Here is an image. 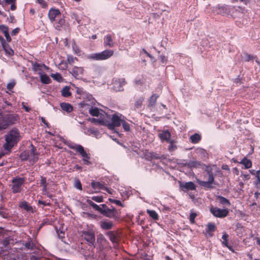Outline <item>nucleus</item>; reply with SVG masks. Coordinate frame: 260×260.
Here are the masks:
<instances>
[{
    "label": "nucleus",
    "instance_id": "c03bdc74",
    "mask_svg": "<svg viewBox=\"0 0 260 260\" xmlns=\"http://www.w3.org/2000/svg\"><path fill=\"white\" fill-rule=\"evenodd\" d=\"M109 200L110 202H111L112 203L115 204L116 205L121 206V207H123V205L122 204L121 201H120L119 200H117L112 199H110V198L109 199Z\"/></svg>",
    "mask_w": 260,
    "mask_h": 260
},
{
    "label": "nucleus",
    "instance_id": "4d7b16f0",
    "mask_svg": "<svg viewBox=\"0 0 260 260\" xmlns=\"http://www.w3.org/2000/svg\"><path fill=\"white\" fill-rule=\"evenodd\" d=\"M25 246L28 249H32L34 248V245L32 243L28 242L26 243Z\"/></svg>",
    "mask_w": 260,
    "mask_h": 260
},
{
    "label": "nucleus",
    "instance_id": "aec40b11",
    "mask_svg": "<svg viewBox=\"0 0 260 260\" xmlns=\"http://www.w3.org/2000/svg\"><path fill=\"white\" fill-rule=\"evenodd\" d=\"M188 166L190 168L204 169L205 165L197 160H190L188 162Z\"/></svg>",
    "mask_w": 260,
    "mask_h": 260
},
{
    "label": "nucleus",
    "instance_id": "f257e3e1",
    "mask_svg": "<svg viewBox=\"0 0 260 260\" xmlns=\"http://www.w3.org/2000/svg\"><path fill=\"white\" fill-rule=\"evenodd\" d=\"M19 133L18 129H12L5 136L6 144L4 145L5 149L9 150L16 145L19 140Z\"/></svg>",
    "mask_w": 260,
    "mask_h": 260
},
{
    "label": "nucleus",
    "instance_id": "0e129e2a",
    "mask_svg": "<svg viewBox=\"0 0 260 260\" xmlns=\"http://www.w3.org/2000/svg\"><path fill=\"white\" fill-rule=\"evenodd\" d=\"M16 0H5V2L7 4H12L15 3Z\"/></svg>",
    "mask_w": 260,
    "mask_h": 260
},
{
    "label": "nucleus",
    "instance_id": "f03ea898",
    "mask_svg": "<svg viewBox=\"0 0 260 260\" xmlns=\"http://www.w3.org/2000/svg\"><path fill=\"white\" fill-rule=\"evenodd\" d=\"M67 144L70 148L76 150L83 157L82 160L84 165H90L92 164L90 161V154L84 150V148L81 145L70 142H68Z\"/></svg>",
    "mask_w": 260,
    "mask_h": 260
},
{
    "label": "nucleus",
    "instance_id": "bf43d9fd",
    "mask_svg": "<svg viewBox=\"0 0 260 260\" xmlns=\"http://www.w3.org/2000/svg\"><path fill=\"white\" fill-rule=\"evenodd\" d=\"M88 132H89L91 134H93L95 136H96V135L98 134V131L94 128H90L88 130Z\"/></svg>",
    "mask_w": 260,
    "mask_h": 260
},
{
    "label": "nucleus",
    "instance_id": "2eb2a0df",
    "mask_svg": "<svg viewBox=\"0 0 260 260\" xmlns=\"http://www.w3.org/2000/svg\"><path fill=\"white\" fill-rule=\"evenodd\" d=\"M180 187L182 191L186 192L189 190H192L196 189V186L194 183L190 181L185 183H180Z\"/></svg>",
    "mask_w": 260,
    "mask_h": 260
},
{
    "label": "nucleus",
    "instance_id": "7c9ffc66",
    "mask_svg": "<svg viewBox=\"0 0 260 260\" xmlns=\"http://www.w3.org/2000/svg\"><path fill=\"white\" fill-rule=\"evenodd\" d=\"M215 225L214 223L210 222L207 224L206 232L208 233V234L210 236H212V234L210 232H214L215 230Z\"/></svg>",
    "mask_w": 260,
    "mask_h": 260
},
{
    "label": "nucleus",
    "instance_id": "a211bd4d",
    "mask_svg": "<svg viewBox=\"0 0 260 260\" xmlns=\"http://www.w3.org/2000/svg\"><path fill=\"white\" fill-rule=\"evenodd\" d=\"M106 118H108V117H99L97 118H92L89 120L95 124L106 126Z\"/></svg>",
    "mask_w": 260,
    "mask_h": 260
},
{
    "label": "nucleus",
    "instance_id": "c756f323",
    "mask_svg": "<svg viewBox=\"0 0 260 260\" xmlns=\"http://www.w3.org/2000/svg\"><path fill=\"white\" fill-rule=\"evenodd\" d=\"M240 164L243 165L245 167V169H249L251 167L252 162L250 160L244 157L240 161Z\"/></svg>",
    "mask_w": 260,
    "mask_h": 260
},
{
    "label": "nucleus",
    "instance_id": "f3484780",
    "mask_svg": "<svg viewBox=\"0 0 260 260\" xmlns=\"http://www.w3.org/2000/svg\"><path fill=\"white\" fill-rule=\"evenodd\" d=\"M84 72V69L82 67H74L73 68L70 73L76 78H79L82 77Z\"/></svg>",
    "mask_w": 260,
    "mask_h": 260
},
{
    "label": "nucleus",
    "instance_id": "864d4df0",
    "mask_svg": "<svg viewBox=\"0 0 260 260\" xmlns=\"http://www.w3.org/2000/svg\"><path fill=\"white\" fill-rule=\"evenodd\" d=\"M51 77L58 81H59L61 79V77L59 74H52Z\"/></svg>",
    "mask_w": 260,
    "mask_h": 260
},
{
    "label": "nucleus",
    "instance_id": "6e6552de",
    "mask_svg": "<svg viewBox=\"0 0 260 260\" xmlns=\"http://www.w3.org/2000/svg\"><path fill=\"white\" fill-rule=\"evenodd\" d=\"M211 213L214 216L218 218H224L228 216L229 210L227 209H220L216 207H211L210 209Z\"/></svg>",
    "mask_w": 260,
    "mask_h": 260
},
{
    "label": "nucleus",
    "instance_id": "cd10ccee",
    "mask_svg": "<svg viewBox=\"0 0 260 260\" xmlns=\"http://www.w3.org/2000/svg\"><path fill=\"white\" fill-rule=\"evenodd\" d=\"M40 76V80L42 83L44 84H49L51 82V79L46 74L43 73Z\"/></svg>",
    "mask_w": 260,
    "mask_h": 260
},
{
    "label": "nucleus",
    "instance_id": "09e8293b",
    "mask_svg": "<svg viewBox=\"0 0 260 260\" xmlns=\"http://www.w3.org/2000/svg\"><path fill=\"white\" fill-rule=\"evenodd\" d=\"M15 82L14 81H11L7 84V87L9 90H11L14 87Z\"/></svg>",
    "mask_w": 260,
    "mask_h": 260
},
{
    "label": "nucleus",
    "instance_id": "f8f14e48",
    "mask_svg": "<svg viewBox=\"0 0 260 260\" xmlns=\"http://www.w3.org/2000/svg\"><path fill=\"white\" fill-rule=\"evenodd\" d=\"M84 239L89 243L91 246H94L95 242V236L92 231H83L82 235Z\"/></svg>",
    "mask_w": 260,
    "mask_h": 260
},
{
    "label": "nucleus",
    "instance_id": "37998d69",
    "mask_svg": "<svg viewBox=\"0 0 260 260\" xmlns=\"http://www.w3.org/2000/svg\"><path fill=\"white\" fill-rule=\"evenodd\" d=\"M243 58L245 61H249L250 60H252L253 58V56L247 53H244L243 54Z\"/></svg>",
    "mask_w": 260,
    "mask_h": 260
},
{
    "label": "nucleus",
    "instance_id": "39448f33",
    "mask_svg": "<svg viewBox=\"0 0 260 260\" xmlns=\"http://www.w3.org/2000/svg\"><path fill=\"white\" fill-rule=\"evenodd\" d=\"M123 120V116L121 114H114L112 115L111 122L108 120V118H106V126L109 129L113 130L115 127L119 126Z\"/></svg>",
    "mask_w": 260,
    "mask_h": 260
},
{
    "label": "nucleus",
    "instance_id": "5701e85b",
    "mask_svg": "<svg viewBox=\"0 0 260 260\" xmlns=\"http://www.w3.org/2000/svg\"><path fill=\"white\" fill-rule=\"evenodd\" d=\"M61 109L67 113L71 112L73 110V106L69 103H61L60 104Z\"/></svg>",
    "mask_w": 260,
    "mask_h": 260
},
{
    "label": "nucleus",
    "instance_id": "5fc2aeb1",
    "mask_svg": "<svg viewBox=\"0 0 260 260\" xmlns=\"http://www.w3.org/2000/svg\"><path fill=\"white\" fill-rule=\"evenodd\" d=\"M39 4H40L42 7L45 8L47 6V4L44 0H37Z\"/></svg>",
    "mask_w": 260,
    "mask_h": 260
},
{
    "label": "nucleus",
    "instance_id": "052dcab7",
    "mask_svg": "<svg viewBox=\"0 0 260 260\" xmlns=\"http://www.w3.org/2000/svg\"><path fill=\"white\" fill-rule=\"evenodd\" d=\"M19 31V28H16L12 30L11 32V35L12 36H15L16 34H17Z\"/></svg>",
    "mask_w": 260,
    "mask_h": 260
},
{
    "label": "nucleus",
    "instance_id": "680f3d73",
    "mask_svg": "<svg viewBox=\"0 0 260 260\" xmlns=\"http://www.w3.org/2000/svg\"><path fill=\"white\" fill-rule=\"evenodd\" d=\"M160 58L162 63H166L167 62V58L164 55H160Z\"/></svg>",
    "mask_w": 260,
    "mask_h": 260
},
{
    "label": "nucleus",
    "instance_id": "e433bc0d",
    "mask_svg": "<svg viewBox=\"0 0 260 260\" xmlns=\"http://www.w3.org/2000/svg\"><path fill=\"white\" fill-rule=\"evenodd\" d=\"M91 187L94 189H103L104 186L100 182L93 181L91 183Z\"/></svg>",
    "mask_w": 260,
    "mask_h": 260
},
{
    "label": "nucleus",
    "instance_id": "7ed1b4c3",
    "mask_svg": "<svg viewBox=\"0 0 260 260\" xmlns=\"http://www.w3.org/2000/svg\"><path fill=\"white\" fill-rule=\"evenodd\" d=\"M92 102L83 101L80 103V105L81 107L85 108V110L89 111V113L93 116L99 117H108L107 114L102 110H100L97 108H93L91 105L90 103Z\"/></svg>",
    "mask_w": 260,
    "mask_h": 260
},
{
    "label": "nucleus",
    "instance_id": "a18cd8bd",
    "mask_svg": "<svg viewBox=\"0 0 260 260\" xmlns=\"http://www.w3.org/2000/svg\"><path fill=\"white\" fill-rule=\"evenodd\" d=\"M21 207L27 211H29L31 208L28 205L26 202H24L21 204Z\"/></svg>",
    "mask_w": 260,
    "mask_h": 260
},
{
    "label": "nucleus",
    "instance_id": "a19ab883",
    "mask_svg": "<svg viewBox=\"0 0 260 260\" xmlns=\"http://www.w3.org/2000/svg\"><path fill=\"white\" fill-rule=\"evenodd\" d=\"M229 237V235L226 233H224L222 236V239L223 241H222V244L224 245L225 246L228 245V238Z\"/></svg>",
    "mask_w": 260,
    "mask_h": 260
},
{
    "label": "nucleus",
    "instance_id": "de8ad7c7",
    "mask_svg": "<svg viewBox=\"0 0 260 260\" xmlns=\"http://www.w3.org/2000/svg\"><path fill=\"white\" fill-rule=\"evenodd\" d=\"M75 187L79 190H82V185L80 181L79 180H76L75 181Z\"/></svg>",
    "mask_w": 260,
    "mask_h": 260
},
{
    "label": "nucleus",
    "instance_id": "4be33fe9",
    "mask_svg": "<svg viewBox=\"0 0 260 260\" xmlns=\"http://www.w3.org/2000/svg\"><path fill=\"white\" fill-rule=\"evenodd\" d=\"M104 44L105 47H113L114 46V42L110 35H107L105 37Z\"/></svg>",
    "mask_w": 260,
    "mask_h": 260
},
{
    "label": "nucleus",
    "instance_id": "338daca9",
    "mask_svg": "<svg viewBox=\"0 0 260 260\" xmlns=\"http://www.w3.org/2000/svg\"><path fill=\"white\" fill-rule=\"evenodd\" d=\"M43 192H44V194H46L47 193V185H43Z\"/></svg>",
    "mask_w": 260,
    "mask_h": 260
},
{
    "label": "nucleus",
    "instance_id": "49530a36",
    "mask_svg": "<svg viewBox=\"0 0 260 260\" xmlns=\"http://www.w3.org/2000/svg\"><path fill=\"white\" fill-rule=\"evenodd\" d=\"M197 216V214L193 212H191L189 216V220L191 223H193L194 222V219Z\"/></svg>",
    "mask_w": 260,
    "mask_h": 260
},
{
    "label": "nucleus",
    "instance_id": "3c124183",
    "mask_svg": "<svg viewBox=\"0 0 260 260\" xmlns=\"http://www.w3.org/2000/svg\"><path fill=\"white\" fill-rule=\"evenodd\" d=\"M143 54H146L147 56L150 58L151 61H153L154 58L153 57L150 55L149 53H148L145 50L143 49L141 52V54L142 55Z\"/></svg>",
    "mask_w": 260,
    "mask_h": 260
},
{
    "label": "nucleus",
    "instance_id": "6ab92c4d",
    "mask_svg": "<svg viewBox=\"0 0 260 260\" xmlns=\"http://www.w3.org/2000/svg\"><path fill=\"white\" fill-rule=\"evenodd\" d=\"M31 147H32L30 153H29V161L31 162H36L38 159L39 154L36 151V149L34 147V146L31 144Z\"/></svg>",
    "mask_w": 260,
    "mask_h": 260
},
{
    "label": "nucleus",
    "instance_id": "c9c22d12",
    "mask_svg": "<svg viewBox=\"0 0 260 260\" xmlns=\"http://www.w3.org/2000/svg\"><path fill=\"white\" fill-rule=\"evenodd\" d=\"M168 143L170 144V145L168 146V150L169 151H174L176 149H177V146L175 144L176 142L174 140H171V142H168Z\"/></svg>",
    "mask_w": 260,
    "mask_h": 260
},
{
    "label": "nucleus",
    "instance_id": "412c9836",
    "mask_svg": "<svg viewBox=\"0 0 260 260\" xmlns=\"http://www.w3.org/2000/svg\"><path fill=\"white\" fill-rule=\"evenodd\" d=\"M159 138L162 141L166 142H171V134L168 131H164L161 133L158 134Z\"/></svg>",
    "mask_w": 260,
    "mask_h": 260
},
{
    "label": "nucleus",
    "instance_id": "b1692460",
    "mask_svg": "<svg viewBox=\"0 0 260 260\" xmlns=\"http://www.w3.org/2000/svg\"><path fill=\"white\" fill-rule=\"evenodd\" d=\"M0 30L4 33L7 41L8 42H10L11 41V39L9 34V29L8 27L4 25H1Z\"/></svg>",
    "mask_w": 260,
    "mask_h": 260
},
{
    "label": "nucleus",
    "instance_id": "bb28decb",
    "mask_svg": "<svg viewBox=\"0 0 260 260\" xmlns=\"http://www.w3.org/2000/svg\"><path fill=\"white\" fill-rule=\"evenodd\" d=\"M201 139V136L198 133H195L193 135H191L189 138L190 141L193 144L198 143Z\"/></svg>",
    "mask_w": 260,
    "mask_h": 260
},
{
    "label": "nucleus",
    "instance_id": "1a4fd4ad",
    "mask_svg": "<svg viewBox=\"0 0 260 260\" xmlns=\"http://www.w3.org/2000/svg\"><path fill=\"white\" fill-rule=\"evenodd\" d=\"M100 213L109 218L116 217L117 214L114 208L110 209L105 204L102 205V210Z\"/></svg>",
    "mask_w": 260,
    "mask_h": 260
},
{
    "label": "nucleus",
    "instance_id": "9d476101",
    "mask_svg": "<svg viewBox=\"0 0 260 260\" xmlns=\"http://www.w3.org/2000/svg\"><path fill=\"white\" fill-rule=\"evenodd\" d=\"M208 177L206 178L207 181L198 180V183L202 186L207 188H213V184L214 183V177L213 174L208 175Z\"/></svg>",
    "mask_w": 260,
    "mask_h": 260
},
{
    "label": "nucleus",
    "instance_id": "4c0bfd02",
    "mask_svg": "<svg viewBox=\"0 0 260 260\" xmlns=\"http://www.w3.org/2000/svg\"><path fill=\"white\" fill-rule=\"evenodd\" d=\"M158 97V96L156 94H154L152 95V96L150 97L149 99V105L151 106H153L154 105H155Z\"/></svg>",
    "mask_w": 260,
    "mask_h": 260
},
{
    "label": "nucleus",
    "instance_id": "8fccbe9b",
    "mask_svg": "<svg viewBox=\"0 0 260 260\" xmlns=\"http://www.w3.org/2000/svg\"><path fill=\"white\" fill-rule=\"evenodd\" d=\"M204 169H205V171L207 172L208 175L213 174V172H212V168L210 167L206 166L205 165V167Z\"/></svg>",
    "mask_w": 260,
    "mask_h": 260
},
{
    "label": "nucleus",
    "instance_id": "f704fd0d",
    "mask_svg": "<svg viewBox=\"0 0 260 260\" xmlns=\"http://www.w3.org/2000/svg\"><path fill=\"white\" fill-rule=\"evenodd\" d=\"M61 94L64 97H69L71 95V93L70 91V88L68 86H65L61 90Z\"/></svg>",
    "mask_w": 260,
    "mask_h": 260
},
{
    "label": "nucleus",
    "instance_id": "a878e982",
    "mask_svg": "<svg viewBox=\"0 0 260 260\" xmlns=\"http://www.w3.org/2000/svg\"><path fill=\"white\" fill-rule=\"evenodd\" d=\"M100 226L104 230H109L112 229L113 223L111 221H103L100 222Z\"/></svg>",
    "mask_w": 260,
    "mask_h": 260
},
{
    "label": "nucleus",
    "instance_id": "ddd939ff",
    "mask_svg": "<svg viewBox=\"0 0 260 260\" xmlns=\"http://www.w3.org/2000/svg\"><path fill=\"white\" fill-rule=\"evenodd\" d=\"M32 70L39 74L40 75L44 73L45 70H48V68L44 64L39 63H32Z\"/></svg>",
    "mask_w": 260,
    "mask_h": 260
},
{
    "label": "nucleus",
    "instance_id": "9b49d317",
    "mask_svg": "<svg viewBox=\"0 0 260 260\" xmlns=\"http://www.w3.org/2000/svg\"><path fill=\"white\" fill-rule=\"evenodd\" d=\"M126 84L124 79H116L113 82V88L116 91H120L123 90V86Z\"/></svg>",
    "mask_w": 260,
    "mask_h": 260
},
{
    "label": "nucleus",
    "instance_id": "69168bd1",
    "mask_svg": "<svg viewBox=\"0 0 260 260\" xmlns=\"http://www.w3.org/2000/svg\"><path fill=\"white\" fill-rule=\"evenodd\" d=\"M142 104V101L141 100L137 101L136 103V106L139 108Z\"/></svg>",
    "mask_w": 260,
    "mask_h": 260
},
{
    "label": "nucleus",
    "instance_id": "423d86ee",
    "mask_svg": "<svg viewBox=\"0 0 260 260\" xmlns=\"http://www.w3.org/2000/svg\"><path fill=\"white\" fill-rule=\"evenodd\" d=\"M25 179L23 177H15L12 180L11 189L13 193H18L21 191L22 186Z\"/></svg>",
    "mask_w": 260,
    "mask_h": 260
},
{
    "label": "nucleus",
    "instance_id": "774afa93",
    "mask_svg": "<svg viewBox=\"0 0 260 260\" xmlns=\"http://www.w3.org/2000/svg\"><path fill=\"white\" fill-rule=\"evenodd\" d=\"M16 7L15 5V3H13L11 5V10L14 11L16 9Z\"/></svg>",
    "mask_w": 260,
    "mask_h": 260
},
{
    "label": "nucleus",
    "instance_id": "473e14b6",
    "mask_svg": "<svg viewBox=\"0 0 260 260\" xmlns=\"http://www.w3.org/2000/svg\"><path fill=\"white\" fill-rule=\"evenodd\" d=\"M217 199H218L219 203L223 206H229L231 204L230 201L227 199L222 196H218Z\"/></svg>",
    "mask_w": 260,
    "mask_h": 260
},
{
    "label": "nucleus",
    "instance_id": "ea45409f",
    "mask_svg": "<svg viewBox=\"0 0 260 260\" xmlns=\"http://www.w3.org/2000/svg\"><path fill=\"white\" fill-rule=\"evenodd\" d=\"M91 199L98 203H101L103 201V198L102 196H93Z\"/></svg>",
    "mask_w": 260,
    "mask_h": 260
},
{
    "label": "nucleus",
    "instance_id": "603ef678",
    "mask_svg": "<svg viewBox=\"0 0 260 260\" xmlns=\"http://www.w3.org/2000/svg\"><path fill=\"white\" fill-rule=\"evenodd\" d=\"M76 59V57H74L72 55H68L67 57V60L69 63H72L74 62V60Z\"/></svg>",
    "mask_w": 260,
    "mask_h": 260
},
{
    "label": "nucleus",
    "instance_id": "72a5a7b5",
    "mask_svg": "<svg viewBox=\"0 0 260 260\" xmlns=\"http://www.w3.org/2000/svg\"><path fill=\"white\" fill-rule=\"evenodd\" d=\"M147 213L154 220H158V216L157 213L154 210L149 209L147 210Z\"/></svg>",
    "mask_w": 260,
    "mask_h": 260
},
{
    "label": "nucleus",
    "instance_id": "4468645a",
    "mask_svg": "<svg viewBox=\"0 0 260 260\" xmlns=\"http://www.w3.org/2000/svg\"><path fill=\"white\" fill-rule=\"evenodd\" d=\"M61 13L57 9H51L48 12V17L51 22L56 20V19L60 18Z\"/></svg>",
    "mask_w": 260,
    "mask_h": 260
},
{
    "label": "nucleus",
    "instance_id": "13d9d810",
    "mask_svg": "<svg viewBox=\"0 0 260 260\" xmlns=\"http://www.w3.org/2000/svg\"><path fill=\"white\" fill-rule=\"evenodd\" d=\"M104 190H106L107 192H108L109 194H113L114 191L110 188H108L106 187H104L103 188Z\"/></svg>",
    "mask_w": 260,
    "mask_h": 260
},
{
    "label": "nucleus",
    "instance_id": "e2e57ef3",
    "mask_svg": "<svg viewBox=\"0 0 260 260\" xmlns=\"http://www.w3.org/2000/svg\"><path fill=\"white\" fill-rule=\"evenodd\" d=\"M22 106H23V108H24L25 109V110L26 111V112H29L30 110V108H29V107L28 106H26L24 103H22Z\"/></svg>",
    "mask_w": 260,
    "mask_h": 260
},
{
    "label": "nucleus",
    "instance_id": "2f4dec72",
    "mask_svg": "<svg viewBox=\"0 0 260 260\" xmlns=\"http://www.w3.org/2000/svg\"><path fill=\"white\" fill-rule=\"evenodd\" d=\"M86 202L88 204L91 206L94 210L101 212L102 210V206L100 207L93 203L90 199H87Z\"/></svg>",
    "mask_w": 260,
    "mask_h": 260
},
{
    "label": "nucleus",
    "instance_id": "79ce46f5",
    "mask_svg": "<svg viewBox=\"0 0 260 260\" xmlns=\"http://www.w3.org/2000/svg\"><path fill=\"white\" fill-rule=\"evenodd\" d=\"M20 158L22 160H26L27 159H29V153L26 151L23 152L20 155Z\"/></svg>",
    "mask_w": 260,
    "mask_h": 260
},
{
    "label": "nucleus",
    "instance_id": "c85d7f7f",
    "mask_svg": "<svg viewBox=\"0 0 260 260\" xmlns=\"http://www.w3.org/2000/svg\"><path fill=\"white\" fill-rule=\"evenodd\" d=\"M0 40L2 41V45L3 46L4 49L6 51V53L9 55H13L14 53L13 50L11 48L8 47L6 46V45H4L5 43L4 39L2 37H0Z\"/></svg>",
    "mask_w": 260,
    "mask_h": 260
},
{
    "label": "nucleus",
    "instance_id": "0eeeda50",
    "mask_svg": "<svg viewBox=\"0 0 260 260\" xmlns=\"http://www.w3.org/2000/svg\"><path fill=\"white\" fill-rule=\"evenodd\" d=\"M114 54L112 50H105L101 52L92 54L89 58L95 60H106L111 57Z\"/></svg>",
    "mask_w": 260,
    "mask_h": 260
},
{
    "label": "nucleus",
    "instance_id": "6e6d98bb",
    "mask_svg": "<svg viewBox=\"0 0 260 260\" xmlns=\"http://www.w3.org/2000/svg\"><path fill=\"white\" fill-rule=\"evenodd\" d=\"M40 184L42 186L47 185L46 179L45 177H41V180H40Z\"/></svg>",
    "mask_w": 260,
    "mask_h": 260
},
{
    "label": "nucleus",
    "instance_id": "dca6fc26",
    "mask_svg": "<svg viewBox=\"0 0 260 260\" xmlns=\"http://www.w3.org/2000/svg\"><path fill=\"white\" fill-rule=\"evenodd\" d=\"M233 8V7L226 5L218 6L217 13L222 15H229Z\"/></svg>",
    "mask_w": 260,
    "mask_h": 260
},
{
    "label": "nucleus",
    "instance_id": "393cba45",
    "mask_svg": "<svg viewBox=\"0 0 260 260\" xmlns=\"http://www.w3.org/2000/svg\"><path fill=\"white\" fill-rule=\"evenodd\" d=\"M107 235L112 242L113 243H117L118 241V237L117 234L113 232L109 231L107 233Z\"/></svg>",
    "mask_w": 260,
    "mask_h": 260
},
{
    "label": "nucleus",
    "instance_id": "20e7f679",
    "mask_svg": "<svg viewBox=\"0 0 260 260\" xmlns=\"http://www.w3.org/2000/svg\"><path fill=\"white\" fill-rule=\"evenodd\" d=\"M19 119L16 114H9L2 119H0V130L5 129L10 124H13Z\"/></svg>",
    "mask_w": 260,
    "mask_h": 260
},
{
    "label": "nucleus",
    "instance_id": "58836bf2",
    "mask_svg": "<svg viewBox=\"0 0 260 260\" xmlns=\"http://www.w3.org/2000/svg\"><path fill=\"white\" fill-rule=\"evenodd\" d=\"M121 124L122 125L123 129L125 131L128 132L130 131V124L128 123H127V122H126L124 120H123L122 121Z\"/></svg>",
    "mask_w": 260,
    "mask_h": 260
}]
</instances>
